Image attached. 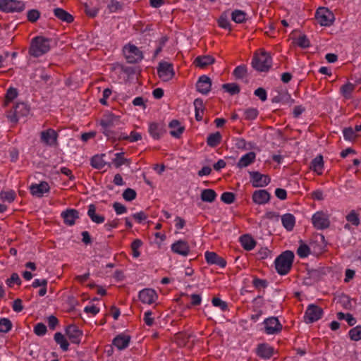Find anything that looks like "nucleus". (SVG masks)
Listing matches in <instances>:
<instances>
[{"label": "nucleus", "instance_id": "cd10ccee", "mask_svg": "<svg viewBox=\"0 0 361 361\" xmlns=\"http://www.w3.org/2000/svg\"><path fill=\"white\" fill-rule=\"evenodd\" d=\"M281 222L284 228L290 231L293 229L295 224V218L291 214H285L281 216Z\"/></svg>", "mask_w": 361, "mask_h": 361}, {"label": "nucleus", "instance_id": "052dcab7", "mask_svg": "<svg viewBox=\"0 0 361 361\" xmlns=\"http://www.w3.org/2000/svg\"><path fill=\"white\" fill-rule=\"evenodd\" d=\"M212 302L214 306L220 307L223 311L226 310L228 308L227 303L219 298H214Z\"/></svg>", "mask_w": 361, "mask_h": 361}, {"label": "nucleus", "instance_id": "ddd939ff", "mask_svg": "<svg viewBox=\"0 0 361 361\" xmlns=\"http://www.w3.org/2000/svg\"><path fill=\"white\" fill-rule=\"evenodd\" d=\"M264 329L268 334H274L279 332L282 329V325L276 317H270L264 322Z\"/></svg>", "mask_w": 361, "mask_h": 361}, {"label": "nucleus", "instance_id": "473e14b6", "mask_svg": "<svg viewBox=\"0 0 361 361\" xmlns=\"http://www.w3.org/2000/svg\"><path fill=\"white\" fill-rule=\"evenodd\" d=\"M200 197L203 202L211 203L215 200L216 197V193L212 189H204L202 190Z\"/></svg>", "mask_w": 361, "mask_h": 361}, {"label": "nucleus", "instance_id": "09e8293b", "mask_svg": "<svg viewBox=\"0 0 361 361\" xmlns=\"http://www.w3.org/2000/svg\"><path fill=\"white\" fill-rule=\"evenodd\" d=\"M130 340H112V345L122 350L129 345Z\"/></svg>", "mask_w": 361, "mask_h": 361}, {"label": "nucleus", "instance_id": "e2e57ef3", "mask_svg": "<svg viewBox=\"0 0 361 361\" xmlns=\"http://www.w3.org/2000/svg\"><path fill=\"white\" fill-rule=\"evenodd\" d=\"M18 95V92L16 88L10 87L6 92V102H11Z\"/></svg>", "mask_w": 361, "mask_h": 361}, {"label": "nucleus", "instance_id": "72a5a7b5", "mask_svg": "<svg viewBox=\"0 0 361 361\" xmlns=\"http://www.w3.org/2000/svg\"><path fill=\"white\" fill-rule=\"evenodd\" d=\"M193 104L195 111V118L197 121H201L202 116L200 114V112L203 113L204 109L203 100L200 98L195 99Z\"/></svg>", "mask_w": 361, "mask_h": 361}, {"label": "nucleus", "instance_id": "9d476101", "mask_svg": "<svg viewBox=\"0 0 361 361\" xmlns=\"http://www.w3.org/2000/svg\"><path fill=\"white\" fill-rule=\"evenodd\" d=\"M312 224L317 229L323 230L330 226L329 215L323 212H316L312 218Z\"/></svg>", "mask_w": 361, "mask_h": 361}, {"label": "nucleus", "instance_id": "8fccbe9b", "mask_svg": "<svg viewBox=\"0 0 361 361\" xmlns=\"http://www.w3.org/2000/svg\"><path fill=\"white\" fill-rule=\"evenodd\" d=\"M219 25L224 29H231L230 27V23L228 20V16L227 13H224L221 14L219 19Z\"/></svg>", "mask_w": 361, "mask_h": 361}, {"label": "nucleus", "instance_id": "bf43d9fd", "mask_svg": "<svg viewBox=\"0 0 361 361\" xmlns=\"http://www.w3.org/2000/svg\"><path fill=\"white\" fill-rule=\"evenodd\" d=\"M244 114L246 119L253 120L257 116L258 111L257 109L250 108L245 111Z\"/></svg>", "mask_w": 361, "mask_h": 361}, {"label": "nucleus", "instance_id": "603ef678", "mask_svg": "<svg viewBox=\"0 0 361 361\" xmlns=\"http://www.w3.org/2000/svg\"><path fill=\"white\" fill-rule=\"evenodd\" d=\"M310 252V247L305 244H301L297 250V254L301 258L306 257Z\"/></svg>", "mask_w": 361, "mask_h": 361}, {"label": "nucleus", "instance_id": "c85d7f7f", "mask_svg": "<svg viewBox=\"0 0 361 361\" xmlns=\"http://www.w3.org/2000/svg\"><path fill=\"white\" fill-rule=\"evenodd\" d=\"M240 241L245 250H252L256 245V241L248 234L242 235Z\"/></svg>", "mask_w": 361, "mask_h": 361}, {"label": "nucleus", "instance_id": "a19ab883", "mask_svg": "<svg viewBox=\"0 0 361 361\" xmlns=\"http://www.w3.org/2000/svg\"><path fill=\"white\" fill-rule=\"evenodd\" d=\"M355 88V85L350 82H348L347 84L343 85L341 87V92L343 95L344 97L348 99L350 97L351 93Z\"/></svg>", "mask_w": 361, "mask_h": 361}, {"label": "nucleus", "instance_id": "4c0bfd02", "mask_svg": "<svg viewBox=\"0 0 361 361\" xmlns=\"http://www.w3.org/2000/svg\"><path fill=\"white\" fill-rule=\"evenodd\" d=\"M13 111L19 116H25L29 113V109L27 104L25 103H18L16 104V106L13 107Z\"/></svg>", "mask_w": 361, "mask_h": 361}, {"label": "nucleus", "instance_id": "c756f323", "mask_svg": "<svg viewBox=\"0 0 361 361\" xmlns=\"http://www.w3.org/2000/svg\"><path fill=\"white\" fill-rule=\"evenodd\" d=\"M105 156L104 154L101 155H94L91 159V166L97 169H102L105 165H108L109 167L111 166V164H107L104 159L103 157Z\"/></svg>", "mask_w": 361, "mask_h": 361}, {"label": "nucleus", "instance_id": "0e129e2a", "mask_svg": "<svg viewBox=\"0 0 361 361\" xmlns=\"http://www.w3.org/2000/svg\"><path fill=\"white\" fill-rule=\"evenodd\" d=\"M253 286L256 288H266L268 286V282L267 280L264 279H260L258 278H255L252 281Z\"/></svg>", "mask_w": 361, "mask_h": 361}, {"label": "nucleus", "instance_id": "de8ad7c7", "mask_svg": "<svg viewBox=\"0 0 361 361\" xmlns=\"http://www.w3.org/2000/svg\"><path fill=\"white\" fill-rule=\"evenodd\" d=\"M136 195H137V193H136L135 190L133 189H131V188L126 189L122 194L123 199L126 201H132V200H135L136 197Z\"/></svg>", "mask_w": 361, "mask_h": 361}, {"label": "nucleus", "instance_id": "20e7f679", "mask_svg": "<svg viewBox=\"0 0 361 361\" xmlns=\"http://www.w3.org/2000/svg\"><path fill=\"white\" fill-rule=\"evenodd\" d=\"M271 58L268 52L262 51L259 55L255 54L252 59V66L258 71H269L271 66Z\"/></svg>", "mask_w": 361, "mask_h": 361}, {"label": "nucleus", "instance_id": "c9c22d12", "mask_svg": "<svg viewBox=\"0 0 361 361\" xmlns=\"http://www.w3.org/2000/svg\"><path fill=\"white\" fill-rule=\"evenodd\" d=\"M221 135L219 132H216L209 135L207 139V143L209 147H215L221 142Z\"/></svg>", "mask_w": 361, "mask_h": 361}, {"label": "nucleus", "instance_id": "a18cd8bd", "mask_svg": "<svg viewBox=\"0 0 361 361\" xmlns=\"http://www.w3.org/2000/svg\"><path fill=\"white\" fill-rule=\"evenodd\" d=\"M12 326L11 322L6 318H3L0 319V332H8Z\"/></svg>", "mask_w": 361, "mask_h": 361}, {"label": "nucleus", "instance_id": "aec40b11", "mask_svg": "<svg viewBox=\"0 0 361 361\" xmlns=\"http://www.w3.org/2000/svg\"><path fill=\"white\" fill-rule=\"evenodd\" d=\"M205 259L207 262L210 264H216L222 268L225 267L226 265V260L214 252H206Z\"/></svg>", "mask_w": 361, "mask_h": 361}, {"label": "nucleus", "instance_id": "c03bdc74", "mask_svg": "<svg viewBox=\"0 0 361 361\" xmlns=\"http://www.w3.org/2000/svg\"><path fill=\"white\" fill-rule=\"evenodd\" d=\"M142 242L140 239H135L131 244V249L133 250V256L135 258L140 255L138 249L142 246Z\"/></svg>", "mask_w": 361, "mask_h": 361}, {"label": "nucleus", "instance_id": "6e6d98bb", "mask_svg": "<svg viewBox=\"0 0 361 361\" xmlns=\"http://www.w3.org/2000/svg\"><path fill=\"white\" fill-rule=\"evenodd\" d=\"M107 7L110 12H116L122 9L123 4L116 0H111Z\"/></svg>", "mask_w": 361, "mask_h": 361}, {"label": "nucleus", "instance_id": "5701e85b", "mask_svg": "<svg viewBox=\"0 0 361 361\" xmlns=\"http://www.w3.org/2000/svg\"><path fill=\"white\" fill-rule=\"evenodd\" d=\"M164 131V126L162 123H152L149 127V133L156 140L161 137Z\"/></svg>", "mask_w": 361, "mask_h": 361}, {"label": "nucleus", "instance_id": "f3484780", "mask_svg": "<svg viewBox=\"0 0 361 361\" xmlns=\"http://www.w3.org/2000/svg\"><path fill=\"white\" fill-rule=\"evenodd\" d=\"M270 197V193L266 190H255L252 197L253 202L257 204H264L267 203Z\"/></svg>", "mask_w": 361, "mask_h": 361}, {"label": "nucleus", "instance_id": "f8f14e48", "mask_svg": "<svg viewBox=\"0 0 361 361\" xmlns=\"http://www.w3.org/2000/svg\"><path fill=\"white\" fill-rule=\"evenodd\" d=\"M173 252L186 257L190 252V246L187 241L183 240H178L174 242L171 246Z\"/></svg>", "mask_w": 361, "mask_h": 361}, {"label": "nucleus", "instance_id": "1a4fd4ad", "mask_svg": "<svg viewBox=\"0 0 361 361\" xmlns=\"http://www.w3.org/2000/svg\"><path fill=\"white\" fill-rule=\"evenodd\" d=\"M323 310L317 305H310L305 314V322L307 324L314 322L322 317Z\"/></svg>", "mask_w": 361, "mask_h": 361}, {"label": "nucleus", "instance_id": "2eb2a0df", "mask_svg": "<svg viewBox=\"0 0 361 361\" xmlns=\"http://www.w3.org/2000/svg\"><path fill=\"white\" fill-rule=\"evenodd\" d=\"M139 299L145 304H152L156 301L158 295L156 291L152 288H145L140 291Z\"/></svg>", "mask_w": 361, "mask_h": 361}, {"label": "nucleus", "instance_id": "79ce46f5", "mask_svg": "<svg viewBox=\"0 0 361 361\" xmlns=\"http://www.w3.org/2000/svg\"><path fill=\"white\" fill-rule=\"evenodd\" d=\"M343 133L344 139L348 141H353L357 137L355 130L351 127L345 128L343 130Z\"/></svg>", "mask_w": 361, "mask_h": 361}, {"label": "nucleus", "instance_id": "7ed1b4c3", "mask_svg": "<svg viewBox=\"0 0 361 361\" xmlns=\"http://www.w3.org/2000/svg\"><path fill=\"white\" fill-rule=\"evenodd\" d=\"M120 123V116H115L114 114L105 115L100 121L102 133L109 139L114 140H116L117 136L116 133L112 130V128L119 126Z\"/></svg>", "mask_w": 361, "mask_h": 361}, {"label": "nucleus", "instance_id": "774afa93", "mask_svg": "<svg viewBox=\"0 0 361 361\" xmlns=\"http://www.w3.org/2000/svg\"><path fill=\"white\" fill-rule=\"evenodd\" d=\"M113 207L117 214H123L127 211L126 207L119 202H114L113 204Z\"/></svg>", "mask_w": 361, "mask_h": 361}, {"label": "nucleus", "instance_id": "864d4df0", "mask_svg": "<svg viewBox=\"0 0 361 361\" xmlns=\"http://www.w3.org/2000/svg\"><path fill=\"white\" fill-rule=\"evenodd\" d=\"M235 195L231 192H225L221 196V200L226 204H231L235 200Z\"/></svg>", "mask_w": 361, "mask_h": 361}, {"label": "nucleus", "instance_id": "bb28decb", "mask_svg": "<svg viewBox=\"0 0 361 361\" xmlns=\"http://www.w3.org/2000/svg\"><path fill=\"white\" fill-rule=\"evenodd\" d=\"M54 13L57 18L67 23H72L74 20L72 15L61 8H54Z\"/></svg>", "mask_w": 361, "mask_h": 361}, {"label": "nucleus", "instance_id": "6e6552de", "mask_svg": "<svg viewBox=\"0 0 361 361\" xmlns=\"http://www.w3.org/2000/svg\"><path fill=\"white\" fill-rule=\"evenodd\" d=\"M159 77L164 82L170 80L174 75L173 65L166 61H161L157 67Z\"/></svg>", "mask_w": 361, "mask_h": 361}, {"label": "nucleus", "instance_id": "4be33fe9", "mask_svg": "<svg viewBox=\"0 0 361 361\" xmlns=\"http://www.w3.org/2000/svg\"><path fill=\"white\" fill-rule=\"evenodd\" d=\"M255 158L256 154L254 152H250L239 159L237 166L240 169L247 167L255 161Z\"/></svg>", "mask_w": 361, "mask_h": 361}, {"label": "nucleus", "instance_id": "5fc2aeb1", "mask_svg": "<svg viewBox=\"0 0 361 361\" xmlns=\"http://www.w3.org/2000/svg\"><path fill=\"white\" fill-rule=\"evenodd\" d=\"M27 17L30 22L35 23L39 18L40 12L37 9H31L28 11Z\"/></svg>", "mask_w": 361, "mask_h": 361}, {"label": "nucleus", "instance_id": "0eeeda50", "mask_svg": "<svg viewBox=\"0 0 361 361\" xmlns=\"http://www.w3.org/2000/svg\"><path fill=\"white\" fill-rule=\"evenodd\" d=\"M25 9V4L16 0H0V10L5 12H20Z\"/></svg>", "mask_w": 361, "mask_h": 361}, {"label": "nucleus", "instance_id": "dca6fc26", "mask_svg": "<svg viewBox=\"0 0 361 361\" xmlns=\"http://www.w3.org/2000/svg\"><path fill=\"white\" fill-rule=\"evenodd\" d=\"M57 137L56 132L51 128L42 131L40 133L41 141L49 146H53L56 143Z\"/></svg>", "mask_w": 361, "mask_h": 361}, {"label": "nucleus", "instance_id": "49530a36", "mask_svg": "<svg viewBox=\"0 0 361 361\" xmlns=\"http://www.w3.org/2000/svg\"><path fill=\"white\" fill-rule=\"evenodd\" d=\"M118 139H123V140H129L130 142H136L140 140H141L142 136L141 134L135 131H132L130 133V135L129 136L128 135H121L118 136Z\"/></svg>", "mask_w": 361, "mask_h": 361}, {"label": "nucleus", "instance_id": "9b49d317", "mask_svg": "<svg viewBox=\"0 0 361 361\" xmlns=\"http://www.w3.org/2000/svg\"><path fill=\"white\" fill-rule=\"evenodd\" d=\"M251 178V183L254 188H262L267 186L271 181V178L267 175H264L258 171H249Z\"/></svg>", "mask_w": 361, "mask_h": 361}, {"label": "nucleus", "instance_id": "3c124183", "mask_svg": "<svg viewBox=\"0 0 361 361\" xmlns=\"http://www.w3.org/2000/svg\"><path fill=\"white\" fill-rule=\"evenodd\" d=\"M346 219L354 226H358L360 224V219L357 214L352 210L347 216Z\"/></svg>", "mask_w": 361, "mask_h": 361}, {"label": "nucleus", "instance_id": "58836bf2", "mask_svg": "<svg viewBox=\"0 0 361 361\" xmlns=\"http://www.w3.org/2000/svg\"><path fill=\"white\" fill-rule=\"evenodd\" d=\"M246 13L240 10H235L231 13V19L237 23H241L245 20Z\"/></svg>", "mask_w": 361, "mask_h": 361}, {"label": "nucleus", "instance_id": "f257e3e1", "mask_svg": "<svg viewBox=\"0 0 361 361\" xmlns=\"http://www.w3.org/2000/svg\"><path fill=\"white\" fill-rule=\"evenodd\" d=\"M294 259V253L286 250L282 252L275 259V268L280 275L287 274L292 267Z\"/></svg>", "mask_w": 361, "mask_h": 361}, {"label": "nucleus", "instance_id": "338daca9", "mask_svg": "<svg viewBox=\"0 0 361 361\" xmlns=\"http://www.w3.org/2000/svg\"><path fill=\"white\" fill-rule=\"evenodd\" d=\"M254 94L255 96L258 97L262 102L267 100V91L263 87H259L257 90H255Z\"/></svg>", "mask_w": 361, "mask_h": 361}, {"label": "nucleus", "instance_id": "37998d69", "mask_svg": "<svg viewBox=\"0 0 361 361\" xmlns=\"http://www.w3.org/2000/svg\"><path fill=\"white\" fill-rule=\"evenodd\" d=\"M0 197L4 201L12 202L15 200L16 193L13 190L1 191L0 193Z\"/></svg>", "mask_w": 361, "mask_h": 361}, {"label": "nucleus", "instance_id": "4d7b16f0", "mask_svg": "<svg viewBox=\"0 0 361 361\" xmlns=\"http://www.w3.org/2000/svg\"><path fill=\"white\" fill-rule=\"evenodd\" d=\"M297 44L302 49H306L310 46V42L305 35H302L298 37Z\"/></svg>", "mask_w": 361, "mask_h": 361}, {"label": "nucleus", "instance_id": "f704fd0d", "mask_svg": "<svg viewBox=\"0 0 361 361\" xmlns=\"http://www.w3.org/2000/svg\"><path fill=\"white\" fill-rule=\"evenodd\" d=\"M123 152H118L115 154V158L113 159L112 164H114L116 168H119L123 164L128 166L130 165V161L128 159H126L123 157Z\"/></svg>", "mask_w": 361, "mask_h": 361}, {"label": "nucleus", "instance_id": "7c9ffc66", "mask_svg": "<svg viewBox=\"0 0 361 361\" xmlns=\"http://www.w3.org/2000/svg\"><path fill=\"white\" fill-rule=\"evenodd\" d=\"M87 215L91 220L96 224H102L104 221V216L96 214V207L94 204L89 205Z\"/></svg>", "mask_w": 361, "mask_h": 361}, {"label": "nucleus", "instance_id": "b1692460", "mask_svg": "<svg viewBox=\"0 0 361 361\" xmlns=\"http://www.w3.org/2000/svg\"><path fill=\"white\" fill-rule=\"evenodd\" d=\"M66 334L68 338H79L84 336L83 331L76 325L71 324L66 328ZM87 336V335H85Z\"/></svg>", "mask_w": 361, "mask_h": 361}, {"label": "nucleus", "instance_id": "e433bc0d", "mask_svg": "<svg viewBox=\"0 0 361 361\" xmlns=\"http://www.w3.org/2000/svg\"><path fill=\"white\" fill-rule=\"evenodd\" d=\"M222 88L231 95L237 94L240 92V89L236 83H226L222 85Z\"/></svg>", "mask_w": 361, "mask_h": 361}, {"label": "nucleus", "instance_id": "39448f33", "mask_svg": "<svg viewBox=\"0 0 361 361\" xmlns=\"http://www.w3.org/2000/svg\"><path fill=\"white\" fill-rule=\"evenodd\" d=\"M315 18L322 26H330L335 20L334 13L324 7H319L317 10Z\"/></svg>", "mask_w": 361, "mask_h": 361}, {"label": "nucleus", "instance_id": "2f4dec72", "mask_svg": "<svg viewBox=\"0 0 361 361\" xmlns=\"http://www.w3.org/2000/svg\"><path fill=\"white\" fill-rule=\"evenodd\" d=\"M324 166L323 157L317 156L311 162L310 168L318 174H322V170Z\"/></svg>", "mask_w": 361, "mask_h": 361}, {"label": "nucleus", "instance_id": "6ab92c4d", "mask_svg": "<svg viewBox=\"0 0 361 361\" xmlns=\"http://www.w3.org/2000/svg\"><path fill=\"white\" fill-rule=\"evenodd\" d=\"M30 190L32 195L41 197L44 193L49 191V186L47 182L42 181L39 184H32Z\"/></svg>", "mask_w": 361, "mask_h": 361}, {"label": "nucleus", "instance_id": "69168bd1", "mask_svg": "<svg viewBox=\"0 0 361 361\" xmlns=\"http://www.w3.org/2000/svg\"><path fill=\"white\" fill-rule=\"evenodd\" d=\"M20 284L21 281L16 273H13L9 279L6 280V283L8 286H12L13 283Z\"/></svg>", "mask_w": 361, "mask_h": 361}, {"label": "nucleus", "instance_id": "a878e982", "mask_svg": "<svg viewBox=\"0 0 361 361\" xmlns=\"http://www.w3.org/2000/svg\"><path fill=\"white\" fill-rule=\"evenodd\" d=\"M214 62V58L210 55L197 56L194 61V63L200 68H205L209 65L213 64Z\"/></svg>", "mask_w": 361, "mask_h": 361}, {"label": "nucleus", "instance_id": "423d86ee", "mask_svg": "<svg viewBox=\"0 0 361 361\" xmlns=\"http://www.w3.org/2000/svg\"><path fill=\"white\" fill-rule=\"evenodd\" d=\"M123 53L127 61L130 63H137L143 59L142 52L135 45L126 46Z\"/></svg>", "mask_w": 361, "mask_h": 361}, {"label": "nucleus", "instance_id": "f03ea898", "mask_svg": "<svg viewBox=\"0 0 361 361\" xmlns=\"http://www.w3.org/2000/svg\"><path fill=\"white\" fill-rule=\"evenodd\" d=\"M51 39L42 36L35 37L32 39L29 53L34 57H39L50 49Z\"/></svg>", "mask_w": 361, "mask_h": 361}, {"label": "nucleus", "instance_id": "393cba45", "mask_svg": "<svg viewBox=\"0 0 361 361\" xmlns=\"http://www.w3.org/2000/svg\"><path fill=\"white\" fill-rule=\"evenodd\" d=\"M169 127L172 129L170 132V134L176 138L180 137L185 130V128L181 126L180 122L176 119L172 120L169 123Z\"/></svg>", "mask_w": 361, "mask_h": 361}, {"label": "nucleus", "instance_id": "4468645a", "mask_svg": "<svg viewBox=\"0 0 361 361\" xmlns=\"http://www.w3.org/2000/svg\"><path fill=\"white\" fill-rule=\"evenodd\" d=\"M211 86L212 80L205 75L200 76L196 83L197 91L202 94H208L211 90Z\"/></svg>", "mask_w": 361, "mask_h": 361}, {"label": "nucleus", "instance_id": "680f3d73", "mask_svg": "<svg viewBox=\"0 0 361 361\" xmlns=\"http://www.w3.org/2000/svg\"><path fill=\"white\" fill-rule=\"evenodd\" d=\"M350 338H361V326H357L349 331Z\"/></svg>", "mask_w": 361, "mask_h": 361}, {"label": "nucleus", "instance_id": "13d9d810", "mask_svg": "<svg viewBox=\"0 0 361 361\" xmlns=\"http://www.w3.org/2000/svg\"><path fill=\"white\" fill-rule=\"evenodd\" d=\"M34 332L37 336H42L47 332V326L42 323H38L34 328Z\"/></svg>", "mask_w": 361, "mask_h": 361}, {"label": "nucleus", "instance_id": "412c9836", "mask_svg": "<svg viewBox=\"0 0 361 361\" xmlns=\"http://www.w3.org/2000/svg\"><path fill=\"white\" fill-rule=\"evenodd\" d=\"M61 216L66 225L73 226L79 218V212L75 209H68L61 213Z\"/></svg>", "mask_w": 361, "mask_h": 361}, {"label": "nucleus", "instance_id": "a211bd4d", "mask_svg": "<svg viewBox=\"0 0 361 361\" xmlns=\"http://www.w3.org/2000/svg\"><path fill=\"white\" fill-rule=\"evenodd\" d=\"M274 353V348L267 343H263L257 345V355L263 359H269Z\"/></svg>", "mask_w": 361, "mask_h": 361}, {"label": "nucleus", "instance_id": "ea45409f", "mask_svg": "<svg viewBox=\"0 0 361 361\" xmlns=\"http://www.w3.org/2000/svg\"><path fill=\"white\" fill-rule=\"evenodd\" d=\"M247 67L244 65L237 66L233 71V75L236 79H242L247 75Z\"/></svg>", "mask_w": 361, "mask_h": 361}]
</instances>
